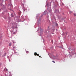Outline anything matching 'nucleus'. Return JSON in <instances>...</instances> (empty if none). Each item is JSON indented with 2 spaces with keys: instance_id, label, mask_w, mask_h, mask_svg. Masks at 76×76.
Listing matches in <instances>:
<instances>
[{
  "instance_id": "9",
  "label": "nucleus",
  "mask_w": 76,
  "mask_h": 76,
  "mask_svg": "<svg viewBox=\"0 0 76 76\" xmlns=\"http://www.w3.org/2000/svg\"><path fill=\"white\" fill-rule=\"evenodd\" d=\"M41 57V56H39V57H40H40Z\"/></svg>"
},
{
  "instance_id": "1",
  "label": "nucleus",
  "mask_w": 76,
  "mask_h": 76,
  "mask_svg": "<svg viewBox=\"0 0 76 76\" xmlns=\"http://www.w3.org/2000/svg\"><path fill=\"white\" fill-rule=\"evenodd\" d=\"M34 55H35V56H37V53H36V52H35V53H34Z\"/></svg>"
},
{
  "instance_id": "5",
  "label": "nucleus",
  "mask_w": 76,
  "mask_h": 76,
  "mask_svg": "<svg viewBox=\"0 0 76 76\" xmlns=\"http://www.w3.org/2000/svg\"><path fill=\"white\" fill-rule=\"evenodd\" d=\"M13 34H15V32H13Z\"/></svg>"
},
{
  "instance_id": "4",
  "label": "nucleus",
  "mask_w": 76,
  "mask_h": 76,
  "mask_svg": "<svg viewBox=\"0 0 76 76\" xmlns=\"http://www.w3.org/2000/svg\"><path fill=\"white\" fill-rule=\"evenodd\" d=\"M52 61V62H53V63H55V62L53 61Z\"/></svg>"
},
{
  "instance_id": "2",
  "label": "nucleus",
  "mask_w": 76,
  "mask_h": 76,
  "mask_svg": "<svg viewBox=\"0 0 76 76\" xmlns=\"http://www.w3.org/2000/svg\"><path fill=\"white\" fill-rule=\"evenodd\" d=\"M11 15H12V17H13V13L11 14Z\"/></svg>"
},
{
  "instance_id": "7",
  "label": "nucleus",
  "mask_w": 76,
  "mask_h": 76,
  "mask_svg": "<svg viewBox=\"0 0 76 76\" xmlns=\"http://www.w3.org/2000/svg\"><path fill=\"white\" fill-rule=\"evenodd\" d=\"M37 56H39V54H37Z\"/></svg>"
},
{
  "instance_id": "3",
  "label": "nucleus",
  "mask_w": 76,
  "mask_h": 76,
  "mask_svg": "<svg viewBox=\"0 0 76 76\" xmlns=\"http://www.w3.org/2000/svg\"><path fill=\"white\" fill-rule=\"evenodd\" d=\"M9 45L10 46L12 45V43H9Z\"/></svg>"
},
{
  "instance_id": "8",
  "label": "nucleus",
  "mask_w": 76,
  "mask_h": 76,
  "mask_svg": "<svg viewBox=\"0 0 76 76\" xmlns=\"http://www.w3.org/2000/svg\"><path fill=\"white\" fill-rule=\"evenodd\" d=\"M6 71H8V69H6Z\"/></svg>"
},
{
  "instance_id": "6",
  "label": "nucleus",
  "mask_w": 76,
  "mask_h": 76,
  "mask_svg": "<svg viewBox=\"0 0 76 76\" xmlns=\"http://www.w3.org/2000/svg\"><path fill=\"white\" fill-rule=\"evenodd\" d=\"M74 16H75L76 15V14H74Z\"/></svg>"
},
{
  "instance_id": "10",
  "label": "nucleus",
  "mask_w": 76,
  "mask_h": 76,
  "mask_svg": "<svg viewBox=\"0 0 76 76\" xmlns=\"http://www.w3.org/2000/svg\"><path fill=\"white\" fill-rule=\"evenodd\" d=\"M15 48V47H13V48Z\"/></svg>"
}]
</instances>
